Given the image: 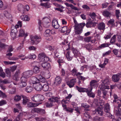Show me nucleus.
I'll return each mask as SVG.
<instances>
[{
  "mask_svg": "<svg viewBox=\"0 0 121 121\" xmlns=\"http://www.w3.org/2000/svg\"><path fill=\"white\" fill-rule=\"evenodd\" d=\"M17 7L18 10L20 11H21L24 9L23 5L21 4H18Z\"/></svg>",
  "mask_w": 121,
  "mask_h": 121,
  "instance_id": "obj_54",
  "label": "nucleus"
},
{
  "mask_svg": "<svg viewBox=\"0 0 121 121\" xmlns=\"http://www.w3.org/2000/svg\"><path fill=\"white\" fill-rule=\"evenodd\" d=\"M52 33V30L47 29L46 30L44 33V35L45 36H48Z\"/></svg>",
  "mask_w": 121,
  "mask_h": 121,
  "instance_id": "obj_23",
  "label": "nucleus"
},
{
  "mask_svg": "<svg viewBox=\"0 0 121 121\" xmlns=\"http://www.w3.org/2000/svg\"><path fill=\"white\" fill-rule=\"evenodd\" d=\"M102 14L104 16L106 17H109L111 14V13L107 10H105L103 12Z\"/></svg>",
  "mask_w": 121,
  "mask_h": 121,
  "instance_id": "obj_31",
  "label": "nucleus"
},
{
  "mask_svg": "<svg viewBox=\"0 0 121 121\" xmlns=\"http://www.w3.org/2000/svg\"><path fill=\"white\" fill-rule=\"evenodd\" d=\"M17 30L14 26L11 27V33H17Z\"/></svg>",
  "mask_w": 121,
  "mask_h": 121,
  "instance_id": "obj_48",
  "label": "nucleus"
},
{
  "mask_svg": "<svg viewBox=\"0 0 121 121\" xmlns=\"http://www.w3.org/2000/svg\"><path fill=\"white\" fill-rule=\"evenodd\" d=\"M91 37H87L85 38L84 39V41L86 42H89L91 38Z\"/></svg>",
  "mask_w": 121,
  "mask_h": 121,
  "instance_id": "obj_57",
  "label": "nucleus"
},
{
  "mask_svg": "<svg viewBox=\"0 0 121 121\" xmlns=\"http://www.w3.org/2000/svg\"><path fill=\"white\" fill-rule=\"evenodd\" d=\"M112 79L114 81L116 82H118L120 79L118 74L113 75L112 76Z\"/></svg>",
  "mask_w": 121,
  "mask_h": 121,
  "instance_id": "obj_26",
  "label": "nucleus"
},
{
  "mask_svg": "<svg viewBox=\"0 0 121 121\" xmlns=\"http://www.w3.org/2000/svg\"><path fill=\"white\" fill-rule=\"evenodd\" d=\"M76 81V79L73 78L71 80L67 82V84L70 88H71L74 86Z\"/></svg>",
  "mask_w": 121,
  "mask_h": 121,
  "instance_id": "obj_11",
  "label": "nucleus"
},
{
  "mask_svg": "<svg viewBox=\"0 0 121 121\" xmlns=\"http://www.w3.org/2000/svg\"><path fill=\"white\" fill-rule=\"evenodd\" d=\"M120 14V10H116V16L117 19H118L119 17V15Z\"/></svg>",
  "mask_w": 121,
  "mask_h": 121,
  "instance_id": "obj_56",
  "label": "nucleus"
},
{
  "mask_svg": "<svg viewBox=\"0 0 121 121\" xmlns=\"http://www.w3.org/2000/svg\"><path fill=\"white\" fill-rule=\"evenodd\" d=\"M28 57L30 59L34 60L36 58V56L34 54H31L29 55Z\"/></svg>",
  "mask_w": 121,
  "mask_h": 121,
  "instance_id": "obj_35",
  "label": "nucleus"
},
{
  "mask_svg": "<svg viewBox=\"0 0 121 121\" xmlns=\"http://www.w3.org/2000/svg\"><path fill=\"white\" fill-rule=\"evenodd\" d=\"M26 78L23 75L21 78L20 82H26L27 81Z\"/></svg>",
  "mask_w": 121,
  "mask_h": 121,
  "instance_id": "obj_52",
  "label": "nucleus"
},
{
  "mask_svg": "<svg viewBox=\"0 0 121 121\" xmlns=\"http://www.w3.org/2000/svg\"><path fill=\"white\" fill-rule=\"evenodd\" d=\"M116 35H114L110 39V42L111 44H113L115 43L116 40Z\"/></svg>",
  "mask_w": 121,
  "mask_h": 121,
  "instance_id": "obj_27",
  "label": "nucleus"
},
{
  "mask_svg": "<svg viewBox=\"0 0 121 121\" xmlns=\"http://www.w3.org/2000/svg\"><path fill=\"white\" fill-rule=\"evenodd\" d=\"M89 15L91 17V18L93 19H95L96 16V15L94 12H93L92 13H90L89 14Z\"/></svg>",
  "mask_w": 121,
  "mask_h": 121,
  "instance_id": "obj_40",
  "label": "nucleus"
},
{
  "mask_svg": "<svg viewBox=\"0 0 121 121\" xmlns=\"http://www.w3.org/2000/svg\"><path fill=\"white\" fill-rule=\"evenodd\" d=\"M7 46L5 44L2 43L1 42L0 43V48H5Z\"/></svg>",
  "mask_w": 121,
  "mask_h": 121,
  "instance_id": "obj_62",
  "label": "nucleus"
},
{
  "mask_svg": "<svg viewBox=\"0 0 121 121\" xmlns=\"http://www.w3.org/2000/svg\"><path fill=\"white\" fill-rule=\"evenodd\" d=\"M33 72L35 73H38L40 71L39 68L35 66L33 69Z\"/></svg>",
  "mask_w": 121,
  "mask_h": 121,
  "instance_id": "obj_34",
  "label": "nucleus"
},
{
  "mask_svg": "<svg viewBox=\"0 0 121 121\" xmlns=\"http://www.w3.org/2000/svg\"><path fill=\"white\" fill-rule=\"evenodd\" d=\"M25 31L23 29H20L19 32V36L22 37L25 35Z\"/></svg>",
  "mask_w": 121,
  "mask_h": 121,
  "instance_id": "obj_36",
  "label": "nucleus"
},
{
  "mask_svg": "<svg viewBox=\"0 0 121 121\" xmlns=\"http://www.w3.org/2000/svg\"><path fill=\"white\" fill-rule=\"evenodd\" d=\"M52 25L53 27L56 29H58L60 27L56 19H53V20Z\"/></svg>",
  "mask_w": 121,
  "mask_h": 121,
  "instance_id": "obj_14",
  "label": "nucleus"
},
{
  "mask_svg": "<svg viewBox=\"0 0 121 121\" xmlns=\"http://www.w3.org/2000/svg\"><path fill=\"white\" fill-rule=\"evenodd\" d=\"M39 78L40 79V82L41 81L43 83L44 82H46V79L42 77L41 75H39Z\"/></svg>",
  "mask_w": 121,
  "mask_h": 121,
  "instance_id": "obj_49",
  "label": "nucleus"
},
{
  "mask_svg": "<svg viewBox=\"0 0 121 121\" xmlns=\"http://www.w3.org/2000/svg\"><path fill=\"white\" fill-rule=\"evenodd\" d=\"M41 37L40 36L35 35L34 36L31 35L30 37L31 42L32 44H37L40 41Z\"/></svg>",
  "mask_w": 121,
  "mask_h": 121,
  "instance_id": "obj_5",
  "label": "nucleus"
},
{
  "mask_svg": "<svg viewBox=\"0 0 121 121\" xmlns=\"http://www.w3.org/2000/svg\"><path fill=\"white\" fill-rule=\"evenodd\" d=\"M43 19L44 20L43 21L45 22V23L44 24V26L46 27H47V26H46V24L47 23H48L49 22L48 21L49 20V19L47 17H45L43 18Z\"/></svg>",
  "mask_w": 121,
  "mask_h": 121,
  "instance_id": "obj_45",
  "label": "nucleus"
},
{
  "mask_svg": "<svg viewBox=\"0 0 121 121\" xmlns=\"http://www.w3.org/2000/svg\"><path fill=\"white\" fill-rule=\"evenodd\" d=\"M6 104V102L5 100H2L0 102V106Z\"/></svg>",
  "mask_w": 121,
  "mask_h": 121,
  "instance_id": "obj_64",
  "label": "nucleus"
},
{
  "mask_svg": "<svg viewBox=\"0 0 121 121\" xmlns=\"http://www.w3.org/2000/svg\"><path fill=\"white\" fill-rule=\"evenodd\" d=\"M46 55L45 54L43 53H40L38 55V57L39 59L41 60V61L43 60L44 57Z\"/></svg>",
  "mask_w": 121,
  "mask_h": 121,
  "instance_id": "obj_37",
  "label": "nucleus"
},
{
  "mask_svg": "<svg viewBox=\"0 0 121 121\" xmlns=\"http://www.w3.org/2000/svg\"><path fill=\"white\" fill-rule=\"evenodd\" d=\"M113 97L114 99V100L113 101V103L115 105H118L120 107L121 106V100L118 99V97L117 95L114 94Z\"/></svg>",
  "mask_w": 121,
  "mask_h": 121,
  "instance_id": "obj_7",
  "label": "nucleus"
},
{
  "mask_svg": "<svg viewBox=\"0 0 121 121\" xmlns=\"http://www.w3.org/2000/svg\"><path fill=\"white\" fill-rule=\"evenodd\" d=\"M21 98V96L18 95H16L14 97V100L16 101H18L20 100Z\"/></svg>",
  "mask_w": 121,
  "mask_h": 121,
  "instance_id": "obj_38",
  "label": "nucleus"
},
{
  "mask_svg": "<svg viewBox=\"0 0 121 121\" xmlns=\"http://www.w3.org/2000/svg\"><path fill=\"white\" fill-rule=\"evenodd\" d=\"M112 34L110 33L108 34V35H105V36L104 38L105 39V40H106L108 39H110L112 35Z\"/></svg>",
  "mask_w": 121,
  "mask_h": 121,
  "instance_id": "obj_51",
  "label": "nucleus"
},
{
  "mask_svg": "<svg viewBox=\"0 0 121 121\" xmlns=\"http://www.w3.org/2000/svg\"><path fill=\"white\" fill-rule=\"evenodd\" d=\"M97 23L93 22H88L86 23V25L87 28L91 27H94Z\"/></svg>",
  "mask_w": 121,
  "mask_h": 121,
  "instance_id": "obj_15",
  "label": "nucleus"
},
{
  "mask_svg": "<svg viewBox=\"0 0 121 121\" xmlns=\"http://www.w3.org/2000/svg\"><path fill=\"white\" fill-rule=\"evenodd\" d=\"M98 83V81L95 80H92L90 82V87H92L94 86H95L97 85Z\"/></svg>",
  "mask_w": 121,
  "mask_h": 121,
  "instance_id": "obj_24",
  "label": "nucleus"
},
{
  "mask_svg": "<svg viewBox=\"0 0 121 121\" xmlns=\"http://www.w3.org/2000/svg\"><path fill=\"white\" fill-rule=\"evenodd\" d=\"M107 24L109 26H111L113 27H117V25H114V20L113 19H111L109 20L107 22Z\"/></svg>",
  "mask_w": 121,
  "mask_h": 121,
  "instance_id": "obj_25",
  "label": "nucleus"
},
{
  "mask_svg": "<svg viewBox=\"0 0 121 121\" xmlns=\"http://www.w3.org/2000/svg\"><path fill=\"white\" fill-rule=\"evenodd\" d=\"M76 87L77 89L80 92H86L88 89V88L86 89L82 87H80L78 86H76Z\"/></svg>",
  "mask_w": 121,
  "mask_h": 121,
  "instance_id": "obj_20",
  "label": "nucleus"
},
{
  "mask_svg": "<svg viewBox=\"0 0 121 121\" xmlns=\"http://www.w3.org/2000/svg\"><path fill=\"white\" fill-rule=\"evenodd\" d=\"M16 89L15 87L13 88L11 91H9V93L10 94H14L16 92Z\"/></svg>",
  "mask_w": 121,
  "mask_h": 121,
  "instance_id": "obj_61",
  "label": "nucleus"
},
{
  "mask_svg": "<svg viewBox=\"0 0 121 121\" xmlns=\"http://www.w3.org/2000/svg\"><path fill=\"white\" fill-rule=\"evenodd\" d=\"M49 60V58L48 57L46 56V55L42 61L43 62H47Z\"/></svg>",
  "mask_w": 121,
  "mask_h": 121,
  "instance_id": "obj_60",
  "label": "nucleus"
},
{
  "mask_svg": "<svg viewBox=\"0 0 121 121\" xmlns=\"http://www.w3.org/2000/svg\"><path fill=\"white\" fill-rule=\"evenodd\" d=\"M93 89V87H90L88 88V89L86 92V93L88 96L92 98H94L95 97V94L91 92Z\"/></svg>",
  "mask_w": 121,
  "mask_h": 121,
  "instance_id": "obj_10",
  "label": "nucleus"
},
{
  "mask_svg": "<svg viewBox=\"0 0 121 121\" xmlns=\"http://www.w3.org/2000/svg\"><path fill=\"white\" fill-rule=\"evenodd\" d=\"M60 98L59 97H53L50 99H49V101L46 103V105L47 107H50L53 105V102H59L60 101Z\"/></svg>",
  "mask_w": 121,
  "mask_h": 121,
  "instance_id": "obj_2",
  "label": "nucleus"
},
{
  "mask_svg": "<svg viewBox=\"0 0 121 121\" xmlns=\"http://www.w3.org/2000/svg\"><path fill=\"white\" fill-rule=\"evenodd\" d=\"M69 48L66 49L67 52L66 54V56L67 58L68 61L71 60L74 56L73 52L70 51H68Z\"/></svg>",
  "mask_w": 121,
  "mask_h": 121,
  "instance_id": "obj_8",
  "label": "nucleus"
},
{
  "mask_svg": "<svg viewBox=\"0 0 121 121\" xmlns=\"http://www.w3.org/2000/svg\"><path fill=\"white\" fill-rule=\"evenodd\" d=\"M107 92V91H106V90H104L102 91V94L103 95L102 97L103 99H106V96Z\"/></svg>",
  "mask_w": 121,
  "mask_h": 121,
  "instance_id": "obj_43",
  "label": "nucleus"
},
{
  "mask_svg": "<svg viewBox=\"0 0 121 121\" xmlns=\"http://www.w3.org/2000/svg\"><path fill=\"white\" fill-rule=\"evenodd\" d=\"M110 45V44H108V43H104L100 45L99 46V48H100L102 49L103 48L108 47Z\"/></svg>",
  "mask_w": 121,
  "mask_h": 121,
  "instance_id": "obj_30",
  "label": "nucleus"
},
{
  "mask_svg": "<svg viewBox=\"0 0 121 121\" xmlns=\"http://www.w3.org/2000/svg\"><path fill=\"white\" fill-rule=\"evenodd\" d=\"M33 71L32 70H29L24 72L23 75L26 78L30 77L33 74Z\"/></svg>",
  "mask_w": 121,
  "mask_h": 121,
  "instance_id": "obj_12",
  "label": "nucleus"
},
{
  "mask_svg": "<svg viewBox=\"0 0 121 121\" xmlns=\"http://www.w3.org/2000/svg\"><path fill=\"white\" fill-rule=\"evenodd\" d=\"M85 23H80V25L78 26L76 25L74 27V31L75 34L77 35L80 34L82 32V28L85 26Z\"/></svg>",
  "mask_w": 121,
  "mask_h": 121,
  "instance_id": "obj_3",
  "label": "nucleus"
},
{
  "mask_svg": "<svg viewBox=\"0 0 121 121\" xmlns=\"http://www.w3.org/2000/svg\"><path fill=\"white\" fill-rule=\"evenodd\" d=\"M105 25L103 22L100 23L98 24L97 26L98 29L100 30H104L105 29Z\"/></svg>",
  "mask_w": 121,
  "mask_h": 121,
  "instance_id": "obj_17",
  "label": "nucleus"
},
{
  "mask_svg": "<svg viewBox=\"0 0 121 121\" xmlns=\"http://www.w3.org/2000/svg\"><path fill=\"white\" fill-rule=\"evenodd\" d=\"M13 50V47L12 46H10L9 48H8V50L7 51V52H12Z\"/></svg>",
  "mask_w": 121,
  "mask_h": 121,
  "instance_id": "obj_63",
  "label": "nucleus"
},
{
  "mask_svg": "<svg viewBox=\"0 0 121 121\" xmlns=\"http://www.w3.org/2000/svg\"><path fill=\"white\" fill-rule=\"evenodd\" d=\"M85 47L89 51V50L92 49V45L89 43L85 46Z\"/></svg>",
  "mask_w": 121,
  "mask_h": 121,
  "instance_id": "obj_41",
  "label": "nucleus"
},
{
  "mask_svg": "<svg viewBox=\"0 0 121 121\" xmlns=\"http://www.w3.org/2000/svg\"><path fill=\"white\" fill-rule=\"evenodd\" d=\"M29 101V99L27 97H26L23 99L22 102L24 104H25Z\"/></svg>",
  "mask_w": 121,
  "mask_h": 121,
  "instance_id": "obj_53",
  "label": "nucleus"
},
{
  "mask_svg": "<svg viewBox=\"0 0 121 121\" xmlns=\"http://www.w3.org/2000/svg\"><path fill=\"white\" fill-rule=\"evenodd\" d=\"M84 115L85 117L87 118L91 119V117L89 115L87 112H85L84 113Z\"/></svg>",
  "mask_w": 121,
  "mask_h": 121,
  "instance_id": "obj_55",
  "label": "nucleus"
},
{
  "mask_svg": "<svg viewBox=\"0 0 121 121\" xmlns=\"http://www.w3.org/2000/svg\"><path fill=\"white\" fill-rule=\"evenodd\" d=\"M110 80L109 78L108 77L104 79L102 83L104 84L108 85L110 84Z\"/></svg>",
  "mask_w": 121,
  "mask_h": 121,
  "instance_id": "obj_29",
  "label": "nucleus"
},
{
  "mask_svg": "<svg viewBox=\"0 0 121 121\" xmlns=\"http://www.w3.org/2000/svg\"><path fill=\"white\" fill-rule=\"evenodd\" d=\"M20 17L22 19L23 21H28L30 20V18L26 15H22Z\"/></svg>",
  "mask_w": 121,
  "mask_h": 121,
  "instance_id": "obj_28",
  "label": "nucleus"
},
{
  "mask_svg": "<svg viewBox=\"0 0 121 121\" xmlns=\"http://www.w3.org/2000/svg\"><path fill=\"white\" fill-rule=\"evenodd\" d=\"M32 100L35 102H38L43 101L44 99V96L40 94H36L32 98Z\"/></svg>",
  "mask_w": 121,
  "mask_h": 121,
  "instance_id": "obj_4",
  "label": "nucleus"
},
{
  "mask_svg": "<svg viewBox=\"0 0 121 121\" xmlns=\"http://www.w3.org/2000/svg\"><path fill=\"white\" fill-rule=\"evenodd\" d=\"M33 90V88L32 87L27 86L26 88V91L27 93H30Z\"/></svg>",
  "mask_w": 121,
  "mask_h": 121,
  "instance_id": "obj_32",
  "label": "nucleus"
},
{
  "mask_svg": "<svg viewBox=\"0 0 121 121\" xmlns=\"http://www.w3.org/2000/svg\"><path fill=\"white\" fill-rule=\"evenodd\" d=\"M109 105L108 103L106 104L105 105L104 109V111L105 114L108 117H109L110 118L112 119V121H117V120L114 118V116L111 115L110 112Z\"/></svg>",
  "mask_w": 121,
  "mask_h": 121,
  "instance_id": "obj_1",
  "label": "nucleus"
},
{
  "mask_svg": "<svg viewBox=\"0 0 121 121\" xmlns=\"http://www.w3.org/2000/svg\"><path fill=\"white\" fill-rule=\"evenodd\" d=\"M35 88L36 90L38 91H40L42 90V86L41 84L40 83V82L36 84Z\"/></svg>",
  "mask_w": 121,
  "mask_h": 121,
  "instance_id": "obj_22",
  "label": "nucleus"
},
{
  "mask_svg": "<svg viewBox=\"0 0 121 121\" xmlns=\"http://www.w3.org/2000/svg\"><path fill=\"white\" fill-rule=\"evenodd\" d=\"M116 105L118 106V111H116V113H117L118 115H121V106L119 107L118 105Z\"/></svg>",
  "mask_w": 121,
  "mask_h": 121,
  "instance_id": "obj_44",
  "label": "nucleus"
},
{
  "mask_svg": "<svg viewBox=\"0 0 121 121\" xmlns=\"http://www.w3.org/2000/svg\"><path fill=\"white\" fill-rule=\"evenodd\" d=\"M21 87H23L27 85L26 82H20L18 84Z\"/></svg>",
  "mask_w": 121,
  "mask_h": 121,
  "instance_id": "obj_42",
  "label": "nucleus"
},
{
  "mask_svg": "<svg viewBox=\"0 0 121 121\" xmlns=\"http://www.w3.org/2000/svg\"><path fill=\"white\" fill-rule=\"evenodd\" d=\"M73 55L75 57H77L78 56L79 57L80 55V53L76 49L73 48Z\"/></svg>",
  "mask_w": 121,
  "mask_h": 121,
  "instance_id": "obj_21",
  "label": "nucleus"
},
{
  "mask_svg": "<svg viewBox=\"0 0 121 121\" xmlns=\"http://www.w3.org/2000/svg\"><path fill=\"white\" fill-rule=\"evenodd\" d=\"M42 103V102L34 103L31 102H29L27 103V106L28 107L30 108L35 107L38 106Z\"/></svg>",
  "mask_w": 121,
  "mask_h": 121,
  "instance_id": "obj_13",
  "label": "nucleus"
},
{
  "mask_svg": "<svg viewBox=\"0 0 121 121\" xmlns=\"http://www.w3.org/2000/svg\"><path fill=\"white\" fill-rule=\"evenodd\" d=\"M61 32L63 33L66 32V33L68 34L70 32V31L67 26H65L62 27Z\"/></svg>",
  "mask_w": 121,
  "mask_h": 121,
  "instance_id": "obj_19",
  "label": "nucleus"
},
{
  "mask_svg": "<svg viewBox=\"0 0 121 121\" xmlns=\"http://www.w3.org/2000/svg\"><path fill=\"white\" fill-rule=\"evenodd\" d=\"M72 74L74 76H75L76 73H77V70L75 68H74L72 70Z\"/></svg>",
  "mask_w": 121,
  "mask_h": 121,
  "instance_id": "obj_47",
  "label": "nucleus"
},
{
  "mask_svg": "<svg viewBox=\"0 0 121 121\" xmlns=\"http://www.w3.org/2000/svg\"><path fill=\"white\" fill-rule=\"evenodd\" d=\"M4 16L8 18L10 17L11 16L8 12L6 11H4Z\"/></svg>",
  "mask_w": 121,
  "mask_h": 121,
  "instance_id": "obj_50",
  "label": "nucleus"
},
{
  "mask_svg": "<svg viewBox=\"0 0 121 121\" xmlns=\"http://www.w3.org/2000/svg\"><path fill=\"white\" fill-rule=\"evenodd\" d=\"M49 86L47 84L44 85L42 86L43 90L44 91H48Z\"/></svg>",
  "mask_w": 121,
  "mask_h": 121,
  "instance_id": "obj_33",
  "label": "nucleus"
},
{
  "mask_svg": "<svg viewBox=\"0 0 121 121\" xmlns=\"http://www.w3.org/2000/svg\"><path fill=\"white\" fill-rule=\"evenodd\" d=\"M73 110L74 109L73 108L68 107H67V108H66V109L65 111H66L67 112L72 113L73 112Z\"/></svg>",
  "mask_w": 121,
  "mask_h": 121,
  "instance_id": "obj_46",
  "label": "nucleus"
},
{
  "mask_svg": "<svg viewBox=\"0 0 121 121\" xmlns=\"http://www.w3.org/2000/svg\"><path fill=\"white\" fill-rule=\"evenodd\" d=\"M109 88V86H105L103 85H102L100 87V89L102 91L105 90H104L106 89H108Z\"/></svg>",
  "mask_w": 121,
  "mask_h": 121,
  "instance_id": "obj_39",
  "label": "nucleus"
},
{
  "mask_svg": "<svg viewBox=\"0 0 121 121\" xmlns=\"http://www.w3.org/2000/svg\"><path fill=\"white\" fill-rule=\"evenodd\" d=\"M93 112L94 114L95 113L97 115L100 116H102L104 114L102 108L99 106L95 108V111H93Z\"/></svg>",
  "mask_w": 121,
  "mask_h": 121,
  "instance_id": "obj_6",
  "label": "nucleus"
},
{
  "mask_svg": "<svg viewBox=\"0 0 121 121\" xmlns=\"http://www.w3.org/2000/svg\"><path fill=\"white\" fill-rule=\"evenodd\" d=\"M41 66L43 68L45 69H47L50 68V64L48 62H45L42 63Z\"/></svg>",
  "mask_w": 121,
  "mask_h": 121,
  "instance_id": "obj_16",
  "label": "nucleus"
},
{
  "mask_svg": "<svg viewBox=\"0 0 121 121\" xmlns=\"http://www.w3.org/2000/svg\"><path fill=\"white\" fill-rule=\"evenodd\" d=\"M61 79L60 77H56L54 83V85L56 86L58 85L61 83Z\"/></svg>",
  "mask_w": 121,
  "mask_h": 121,
  "instance_id": "obj_18",
  "label": "nucleus"
},
{
  "mask_svg": "<svg viewBox=\"0 0 121 121\" xmlns=\"http://www.w3.org/2000/svg\"><path fill=\"white\" fill-rule=\"evenodd\" d=\"M30 83L31 84H36L40 82L39 80L37 78L33 77L31 78L30 80L29 81Z\"/></svg>",
  "mask_w": 121,
  "mask_h": 121,
  "instance_id": "obj_9",
  "label": "nucleus"
},
{
  "mask_svg": "<svg viewBox=\"0 0 121 121\" xmlns=\"http://www.w3.org/2000/svg\"><path fill=\"white\" fill-rule=\"evenodd\" d=\"M98 105L102 106L104 105V101L103 100H99L98 102Z\"/></svg>",
  "mask_w": 121,
  "mask_h": 121,
  "instance_id": "obj_59",
  "label": "nucleus"
},
{
  "mask_svg": "<svg viewBox=\"0 0 121 121\" xmlns=\"http://www.w3.org/2000/svg\"><path fill=\"white\" fill-rule=\"evenodd\" d=\"M7 96L5 93H3L1 91H0V97H1L3 98H5Z\"/></svg>",
  "mask_w": 121,
  "mask_h": 121,
  "instance_id": "obj_58",
  "label": "nucleus"
}]
</instances>
